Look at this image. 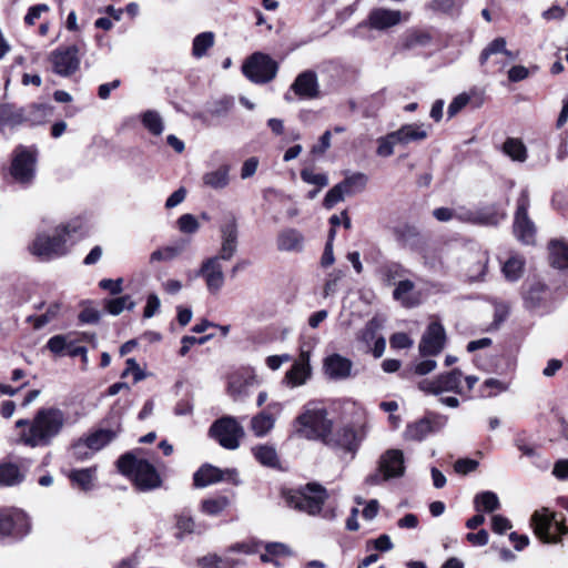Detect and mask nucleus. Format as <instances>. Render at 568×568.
<instances>
[{"instance_id": "37998d69", "label": "nucleus", "mask_w": 568, "mask_h": 568, "mask_svg": "<svg viewBox=\"0 0 568 568\" xmlns=\"http://www.w3.org/2000/svg\"><path fill=\"white\" fill-rule=\"evenodd\" d=\"M104 307L109 314L115 316L121 314L124 310L132 311L135 307V302L130 295H123L105 301Z\"/></svg>"}, {"instance_id": "dca6fc26", "label": "nucleus", "mask_w": 568, "mask_h": 568, "mask_svg": "<svg viewBox=\"0 0 568 568\" xmlns=\"http://www.w3.org/2000/svg\"><path fill=\"white\" fill-rule=\"evenodd\" d=\"M283 410V405L278 402L271 403L266 409L257 413L251 418L250 429L256 437L267 436L275 426L278 415Z\"/></svg>"}, {"instance_id": "c756f323", "label": "nucleus", "mask_w": 568, "mask_h": 568, "mask_svg": "<svg viewBox=\"0 0 568 568\" xmlns=\"http://www.w3.org/2000/svg\"><path fill=\"white\" fill-rule=\"evenodd\" d=\"M230 171L229 164H221L216 169L205 172L202 176L203 184L212 190H222L230 184Z\"/></svg>"}, {"instance_id": "5701e85b", "label": "nucleus", "mask_w": 568, "mask_h": 568, "mask_svg": "<svg viewBox=\"0 0 568 568\" xmlns=\"http://www.w3.org/2000/svg\"><path fill=\"white\" fill-rule=\"evenodd\" d=\"M237 250V224L232 217L221 225V248L216 257L231 260Z\"/></svg>"}, {"instance_id": "6e6d98bb", "label": "nucleus", "mask_w": 568, "mask_h": 568, "mask_svg": "<svg viewBox=\"0 0 568 568\" xmlns=\"http://www.w3.org/2000/svg\"><path fill=\"white\" fill-rule=\"evenodd\" d=\"M508 386L506 383L497 378H488L481 386L483 396L491 397L507 390Z\"/></svg>"}, {"instance_id": "f8f14e48", "label": "nucleus", "mask_w": 568, "mask_h": 568, "mask_svg": "<svg viewBox=\"0 0 568 568\" xmlns=\"http://www.w3.org/2000/svg\"><path fill=\"white\" fill-rule=\"evenodd\" d=\"M408 19L409 13H403L399 10L375 8L369 12L367 20L357 26L356 31L359 32L364 28L385 31Z\"/></svg>"}, {"instance_id": "9b49d317", "label": "nucleus", "mask_w": 568, "mask_h": 568, "mask_svg": "<svg viewBox=\"0 0 568 568\" xmlns=\"http://www.w3.org/2000/svg\"><path fill=\"white\" fill-rule=\"evenodd\" d=\"M33 109L41 113L40 118H26L23 109H18L8 103H0V132L3 133L6 128L13 129L24 122H30L33 125L41 124L50 114L48 106H34Z\"/></svg>"}, {"instance_id": "0e129e2a", "label": "nucleus", "mask_w": 568, "mask_h": 568, "mask_svg": "<svg viewBox=\"0 0 568 568\" xmlns=\"http://www.w3.org/2000/svg\"><path fill=\"white\" fill-rule=\"evenodd\" d=\"M260 544L256 541L237 542L230 547L229 552H241L245 555H253L258 551Z\"/></svg>"}, {"instance_id": "f3484780", "label": "nucleus", "mask_w": 568, "mask_h": 568, "mask_svg": "<svg viewBox=\"0 0 568 568\" xmlns=\"http://www.w3.org/2000/svg\"><path fill=\"white\" fill-rule=\"evenodd\" d=\"M50 61L57 74L68 77L80 65L78 49L75 47L57 49L50 54Z\"/></svg>"}, {"instance_id": "de8ad7c7", "label": "nucleus", "mask_w": 568, "mask_h": 568, "mask_svg": "<svg viewBox=\"0 0 568 568\" xmlns=\"http://www.w3.org/2000/svg\"><path fill=\"white\" fill-rule=\"evenodd\" d=\"M95 475L94 468H84L72 470L69 478L78 485L81 489L88 490L91 488Z\"/></svg>"}, {"instance_id": "58836bf2", "label": "nucleus", "mask_w": 568, "mask_h": 568, "mask_svg": "<svg viewBox=\"0 0 568 568\" xmlns=\"http://www.w3.org/2000/svg\"><path fill=\"white\" fill-rule=\"evenodd\" d=\"M252 454L263 466L275 467L278 464L276 449L271 445H256L252 448Z\"/></svg>"}, {"instance_id": "1a4fd4ad", "label": "nucleus", "mask_w": 568, "mask_h": 568, "mask_svg": "<svg viewBox=\"0 0 568 568\" xmlns=\"http://www.w3.org/2000/svg\"><path fill=\"white\" fill-rule=\"evenodd\" d=\"M277 63L267 54L255 52L242 65L244 75L252 82L262 84L272 81L277 73Z\"/></svg>"}, {"instance_id": "6e6552de", "label": "nucleus", "mask_w": 568, "mask_h": 568, "mask_svg": "<svg viewBox=\"0 0 568 568\" xmlns=\"http://www.w3.org/2000/svg\"><path fill=\"white\" fill-rule=\"evenodd\" d=\"M38 151L34 146L18 145L12 154L10 174L21 183L29 184L36 175Z\"/></svg>"}, {"instance_id": "c9c22d12", "label": "nucleus", "mask_w": 568, "mask_h": 568, "mask_svg": "<svg viewBox=\"0 0 568 568\" xmlns=\"http://www.w3.org/2000/svg\"><path fill=\"white\" fill-rule=\"evenodd\" d=\"M231 505V499L227 496L219 495L206 499L201 503V511L207 516H219Z\"/></svg>"}, {"instance_id": "bb28decb", "label": "nucleus", "mask_w": 568, "mask_h": 568, "mask_svg": "<svg viewBox=\"0 0 568 568\" xmlns=\"http://www.w3.org/2000/svg\"><path fill=\"white\" fill-rule=\"evenodd\" d=\"M329 439L332 440L331 444H328L329 446L339 447L354 454L359 446L362 437L354 427L344 426L337 430L335 436L331 434Z\"/></svg>"}, {"instance_id": "39448f33", "label": "nucleus", "mask_w": 568, "mask_h": 568, "mask_svg": "<svg viewBox=\"0 0 568 568\" xmlns=\"http://www.w3.org/2000/svg\"><path fill=\"white\" fill-rule=\"evenodd\" d=\"M283 496L287 506L312 516L321 513L328 498L327 490L316 483H310L296 490L284 491Z\"/></svg>"}, {"instance_id": "a19ab883", "label": "nucleus", "mask_w": 568, "mask_h": 568, "mask_svg": "<svg viewBox=\"0 0 568 568\" xmlns=\"http://www.w3.org/2000/svg\"><path fill=\"white\" fill-rule=\"evenodd\" d=\"M474 505L477 511L493 513L500 508L499 498L494 491H483L476 495Z\"/></svg>"}, {"instance_id": "864d4df0", "label": "nucleus", "mask_w": 568, "mask_h": 568, "mask_svg": "<svg viewBox=\"0 0 568 568\" xmlns=\"http://www.w3.org/2000/svg\"><path fill=\"white\" fill-rule=\"evenodd\" d=\"M48 348L54 354H62L72 346V337L70 335H55L48 341Z\"/></svg>"}, {"instance_id": "f257e3e1", "label": "nucleus", "mask_w": 568, "mask_h": 568, "mask_svg": "<svg viewBox=\"0 0 568 568\" xmlns=\"http://www.w3.org/2000/svg\"><path fill=\"white\" fill-rule=\"evenodd\" d=\"M68 422L65 413L57 407L41 408L32 420L19 419L17 428H22L19 440L30 447H43L51 444Z\"/></svg>"}, {"instance_id": "09e8293b", "label": "nucleus", "mask_w": 568, "mask_h": 568, "mask_svg": "<svg viewBox=\"0 0 568 568\" xmlns=\"http://www.w3.org/2000/svg\"><path fill=\"white\" fill-rule=\"evenodd\" d=\"M204 566L210 568H235L237 565L242 562L240 560H235L227 554L223 557L216 555H210L202 559Z\"/></svg>"}, {"instance_id": "4be33fe9", "label": "nucleus", "mask_w": 568, "mask_h": 568, "mask_svg": "<svg viewBox=\"0 0 568 568\" xmlns=\"http://www.w3.org/2000/svg\"><path fill=\"white\" fill-rule=\"evenodd\" d=\"M291 90L301 99L312 100L320 97V84L314 71L300 73L291 85Z\"/></svg>"}, {"instance_id": "5fc2aeb1", "label": "nucleus", "mask_w": 568, "mask_h": 568, "mask_svg": "<svg viewBox=\"0 0 568 568\" xmlns=\"http://www.w3.org/2000/svg\"><path fill=\"white\" fill-rule=\"evenodd\" d=\"M489 257L486 253H481L477 263L468 271L470 281H480L485 277Z\"/></svg>"}, {"instance_id": "13d9d810", "label": "nucleus", "mask_w": 568, "mask_h": 568, "mask_svg": "<svg viewBox=\"0 0 568 568\" xmlns=\"http://www.w3.org/2000/svg\"><path fill=\"white\" fill-rule=\"evenodd\" d=\"M345 195H347V193L345 192L342 184L341 183L336 184L326 193L325 199H324V206L326 209H332L338 202L343 201Z\"/></svg>"}, {"instance_id": "338daca9", "label": "nucleus", "mask_w": 568, "mask_h": 568, "mask_svg": "<svg viewBox=\"0 0 568 568\" xmlns=\"http://www.w3.org/2000/svg\"><path fill=\"white\" fill-rule=\"evenodd\" d=\"M123 278H116V280H111V278H103L99 282V286L103 290H106L110 292V294L112 295H118L120 293H122L123 291Z\"/></svg>"}, {"instance_id": "72a5a7b5", "label": "nucleus", "mask_w": 568, "mask_h": 568, "mask_svg": "<svg viewBox=\"0 0 568 568\" xmlns=\"http://www.w3.org/2000/svg\"><path fill=\"white\" fill-rule=\"evenodd\" d=\"M393 297L405 307H413L418 304V298L414 293V283L409 280L398 282Z\"/></svg>"}, {"instance_id": "79ce46f5", "label": "nucleus", "mask_w": 568, "mask_h": 568, "mask_svg": "<svg viewBox=\"0 0 568 568\" xmlns=\"http://www.w3.org/2000/svg\"><path fill=\"white\" fill-rule=\"evenodd\" d=\"M214 41L215 36L211 31H205L197 34L193 39L192 54L197 59L203 58L206 54L207 50L214 45Z\"/></svg>"}, {"instance_id": "7ed1b4c3", "label": "nucleus", "mask_w": 568, "mask_h": 568, "mask_svg": "<svg viewBox=\"0 0 568 568\" xmlns=\"http://www.w3.org/2000/svg\"><path fill=\"white\" fill-rule=\"evenodd\" d=\"M78 229L77 225L68 224L55 229L52 234H38L30 246V251L44 261L62 256L68 252L69 243Z\"/></svg>"}, {"instance_id": "f03ea898", "label": "nucleus", "mask_w": 568, "mask_h": 568, "mask_svg": "<svg viewBox=\"0 0 568 568\" xmlns=\"http://www.w3.org/2000/svg\"><path fill=\"white\" fill-rule=\"evenodd\" d=\"M295 433L308 440H321L331 444L329 435L333 420L328 418L326 408L316 403H308L294 422Z\"/></svg>"}, {"instance_id": "4468645a", "label": "nucleus", "mask_w": 568, "mask_h": 568, "mask_svg": "<svg viewBox=\"0 0 568 568\" xmlns=\"http://www.w3.org/2000/svg\"><path fill=\"white\" fill-rule=\"evenodd\" d=\"M529 207V194L526 190L521 191L517 200V210L514 221V233L519 241L525 244H531L535 239V226L529 220L527 210Z\"/></svg>"}, {"instance_id": "2f4dec72", "label": "nucleus", "mask_w": 568, "mask_h": 568, "mask_svg": "<svg viewBox=\"0 0 568 568\" xmlns=\"http://www.w3.org/2000/svg\"><path fill=\"white\" fill-rule=\"evenodd\" d=\"M455 210V219L474 224H493L496 223L494 215L486 213L481 210H473L465 206H459Z\"/></svg>"}, {"instance_id": "4c0bfd02", "label": "nucleus", "mask_w": 568, "mask_h": 568, "mask_svg": "<svg viewBox=\"0 0 568 568\" xmlns=\"http://www.w3.org/2000/svg\"><path fill=\"white\" fill-rule=\"evenodd\" d=\"M549 255L554 266L558 268L568 267V245L564 242L554 240L549 243Z\"/></svg>"}, {"instance_id": "b1692460", "label": "nucleus", "mask_w": 568, "mask_h": 568, "mask_svg": "<svg viewBox=\"0 0 568 568\" xmlns=\"http://www.w3.org/2000/svg\"><path fill=\"white\" fill-rule=\"evenodd\" d=\"M378 470L383 474V479L403 476L405 470L403 452L399 449L385 452L379 459Z\"/></svg>"}, {"instance_id": "ea45409f", "label": "nucleus", "mask_w": 568, "mask_h": 568, "mask_svg": "<svg viewBox=\"0 0 568 568\" xmlns=\"http://www.w3.org/2000/svg\"><path fill=\"white\" fill-rule=\"evenodd\" d=\"M525 267V260L518 255L510 256L503 265L501 272L509 282L518 281Z\"/></svg>"}, {"instance_id": "412c9836", "label": "nucleus", "mask_w": 568, "mask_h": 568, "mask_svg": "<svg viewBox=\"0 0 568 568\" xmlns=\"http://www.w3.org/2000/svg\"><path fill=\"white\" fill-rule=\"evenodd\" d=\"M325 376L333 381H345L353 376V362L341 354H332L323 362Z\"/></svg>"}, {"instance_id": "cd10ccee", "label": "nucleus", "mask_w": 568, "mask_h": 568, "mask_svg": "<svg viewBox=\"0 0 568 568\" xmlns=\"http://www.w3.org/2000/svg\"><path fill=\"white\" fill-rule=\"evenodd\" d=\"M429 126L424 123H408L394 131L399 145H407L410 142L424 141L428 138Z\"/></svg>"}, {"instance_id": "bf43d9fd", "label": "nucleus", "mask_w": 568, "mask_h": 568, "mask_svg": "<svg viewBox=\"0 0 568 568\" xmlns=\"http://www.w3.org/2000/svg\"><path fill=\"white\" fill-rule=\"evenodd\" d=\"M179 230L185 234H193L200 229L196 217L192 214H183L178 220Z\"/></svg>"}, {"instance_id": "603ef678", "label": "nucleus", "mask_w": 568, "mask_h": 568, "mask_svg": "<svg viewBox=\"0 0 568 568\" xmlns=\"http://www.w3.org/2000/svg\"><path fill=\"white\" fill-rule=\"evenodd\" d=\"M195 523L191 516L181 514L176 516V523H175V529L176 534L175 536L178 538H183L186 535H190L194 531Z\"/></svg>"}, {"instance_id": "9d476101", "label": "nucleus", "mask_w": 568, "mask_h": 568, "mask_svg": "<svg viewBox=\"0 0 568 568\" xmlns=\"http://www.w3.org/2000/svg\"><path fill=\"white\" fill-rule=\"evenodd\" d=\"M418 388L422 392L432 395H439L445 392L465 395L463 373L458 368L448 373L439 374L433 379H423L418 383Z\"/></svg>"}, {"instance_id": "473e14b6", "label": "nucleus", "mask_w": 568, "mask_h": 568, "mask_svg": "<svg viewBox=\"0 0 568 568\" xmlns=\"http://www.w3.org/2000/svg\"><path fill=\"white\" fill-rule=\"evenodd\" d=\"M23 479L24 474L18 465L12 463L0 464V488L17 486Z\"/></svg>"}, {"instance_id": "680f3d73", "label": "nucleus", "mask_w": 568, "mask_h": 568, "mask_svg": "<svg viewBox=\"0 0 568 568\" xmlns=\"http://www.w3.org/2000/svg\"><path fill=\"white\" fill-rule=\"evenodd\" d=\"M470 101V97L468 93H460L453 99L450 104L448 105L447 113L452 118L456 115L463 108H465Z\"/></svg>"}, {"instance_id": "7c9ffc66", "label": "nucleus", "mask_w": 568, "mask_h": 568, "mask_svg": "<svg viewBox=\"0 0 568 568\" xmlns=\"http://www.w3.org/2000/svg\"><path fill=\"white\" fill-rule=\"evenodd\" d=\"M119 430L113 429H99L88 436L83 442L75 445V449L80 450L83 447L98 452L113 440Z\"/></svg>"}, {"instance_id": "8fccbe9b", "label": "nucleus", "mask_w": 568, "mask_h": 568, "mask_svg": "<svg viewBox=\"0 0 568 568\" xmlns=\"http://www.w3.org/2000/svg\"><path fill=\"white\" fill-rule=\"evenodd\" d=\"M204 566L210 568H235L237 565L242 562L240 560H235L227 554L223 557L216 555H210L202 559Z\"/></svg>"}, {"instance_id": "69168bd1", "label": "nucleus", "mask_w": 568, "mask_h": 568, "mask_svg": "<svg viewBox=\"0 0 568 568\" xmlns=\"http://www.w3.org/2000/svg\"><path fill=\"white\" fill-rule=\"evenodd\" d=\"M50 8L47 4H36L30 7L24 17V23L28 26H33L36 23V20H38L41 17V13L48 12Z\"/></svg>"}, {"instance_id": "774afa93", "label": "nucleus", "mask_w": 568, "mask_h": 568, "mask_svg": "<svg viewBox=\"0 0 568 568\" xmlns=\"http://www.w3.org/2000/svg\"><path fill=\"white\" fill-rule=\"evenodd\" d=\"M491 528L496 534H504L511 528V523L501 515H494L491 517Z\"/></svg>"}, {"instance_id": "4d7b16f0", "label": "nucleus", "mask_w": 568, "mask_h": 568, "mask_svg": "<svg viewBox=\"0 0 568 568\" xmlns=\"http://www.w3.org/2000/svg\"><path fill=\"white\" fill-rule=\"evenodd\" d=\"M302 180L307 184H314L318 189L325 187L328 184V178L324 173H315L310 169H304L301 172Z\"/></svg>"}, {"instance_id": "c85d7f7f", "label": "nucleus", "mask_w": 568, "mask_h": 568, "mask_svg": "<svg viewBox=\"0 0 568 568\" xmlns=\"http://www.w3.org/2000/svg\"><path fill=\"white\" fill-rule=\"evenodd\" d=\"M444 425V423L439 422H432L428 418H422L419 420H416L414 423H410L407 425L405 432H404V438L406 440H415L420 442L423 440L428 434L435 432L436 429L440 428Z\"/></svg>"}, {"instance_id": "20e7f679", "label": "nucleus", "mask_w": 568, "mask_h": 568, "mask_svg": "<svg viewBox=\"0 0 568 568\" xmlns=\"http://www.w3.org/2000/svg\"><path fill=\"white\" fill-rule=\"evenodd\" d=\"M118 469L132 478L140 490H151L161 486V477L155 467L145 459H136L131 454L123 455L118 460Z\"/></svg>"}, {"instance_id": "423d86ee", "label": "nucleus", "mask_w": 568, "mask_h": 568, "mask_svg": "<svg viewBox=\"0 0 568 568\" xmlns=\"http://www.w3.org/2000/svg\"><path fill=\"white\" fill-rule=\"evenodd\" d=\"M530 525L535 535L545 544H558L568 532L564 520L558 519L555 511L545 507L534 511Z\"/></svg>"}, {"instance_id": "a18cd8bd", "label": "nucleus", "mask_w": 568, "mask_h": 568, "mask_svg": "<svg viewBox=\"0 0 568 568\" xmlns=\"http://www.w3.org/2000/svg\"><path fill=\"white\" fill-rule=\"evenodd\" d=\"M377 148L376 154L381 158H389L394 154V149L396 145H399L397 141L396 134L393 132L387 133L386 135L379 136L376 140Z\"/></svg>"}, {"instance_id": "c03bdc74", "label": "nucleus", "mask_w": 568, "mask_h": 568, "mask_svg": "<svg viewBox=\"0 0 568 568\" xmlns=\"http://www.w3.org/2000/svg\"><path fill=\"white\" fill-rule=\"evenodd\" d=\"M367 181L368 178L366 174L357 172L346 176L345 180L341 182V184L347 195H351L362 192L366 187Z\"/></svg>"}, {"instance_id": "0eeeda50", "label": "nucleus", "mask_w": 568, "mask_h": 568, "mask_svg": "<svg viewBox=\"0 0 568 568\" xmlns=\"http://www.w3.org/2000/svg\"><path fill=\"white\" fill-rule=\"evenodd\" d=\"M210 435L225 449L235 450L245 436L243 426L233 416H224L210 427Z\"/></svg>"}, {"instance_id": "a211bd4d", "label": "nucleus", "mask_w": 568, "mask_h": 568, "mask_svg": "<svg viewBox=\"0 0 568 568\" xmlns=\"http://www.w3.org/2000/svg\"><path fill=\"white\" fill-rule=\"evenodd\" d=\"M257 384L254 372L241 369L229 376L227 393L234 400L243 399L250 395L251 388Z\"/></svg>"}, {"instance_id": "e433bc0d", "label": "nucleus", "mask_w": 568, "mask_h": 568, "mask_svg": "<svg viewBox=\"0 0 568 568\" xmlns=\"http://www.w3.org/2000/svg\"><path fill=\"white\" fill-rule=\"evenodd\" d=\"M503 152L513 161L525 162L528 156L527 148L520 139L508 138L503 144Z\"/></svg>"}, {"instance_id": "a878e982", "label": "nucleus", "mask_w": 568, "mask_h": 568, "mask_svg": "<svg viewBox=\"0 0 568 568\" xmlns=\"http://www.w3.org/2000/svg\"><path fill=\"white\" fill-rule=\"evenodd\" d=\"M233 475H236L235 470H222L212 465H204L194 474L193 480L196 487H206L209 485L229 479Z\"/></svg>"}, {"instance_id": "393cba45", "label": "nucleus", "mask_w": 568, "mask_h": 568, "mask_svg": "<svg viewBox=\"0 0 568 568\" xmlns=\"http://www.w3.org/2000/svg\"><path fill=\"white\" fill-rule=\"evenodd\" d=\"M304 243L303 233L293 227L282 230L276 237V247L281 252L300 253L304 248Z\"/></svg>"}, {"instance_id": "052dcab7", "label": "nucleus", "mask_w": 568, "mask_h": 568, "mask_svg": "<svg viewBox=\"0 0 568 568\" xmlns=\"http://www.w3.org/2000/svg\"><path fill=\"white\" fill-rule=\"evenodd\" d=\"M125 364L126 367L122 373L123 377L128 376L129 374H132L135 383L146 377L145 372L139 366L138 362L134 358H128Z\"/></svg>"}, {"instance_id": "3c124183", "label": "nucleus", "mask_w": 568, "mask_h": 568, "mask_svg": "<svg viewBox=\"0 0 568 568\" xmlns=\"http://www.w3.org/2000/svg\"><path fill=\"white\" fill-rule=\"evenodd\" d=\"M142 123L154 135H160L164 130L162 118L152 110L143 113Z\"/></svg>"}, {"instance_id": "6ab92c4d", "label": "nucleus", "mask_w": 568, "mask_h": 568, "mask_svg": "<svg viewBox=\"0 0 568 568\" xmlns=\"http://www.w3.org/2000/svg\"><path fill=\"white\" fill-rule=\"evenodd\" d=\"M199 275L204 278L207 291L211 294H217L225 281L221 258L212 256L203 261L199 270Z\"/></svg>"}, {"instance_id": "49530a36", "label": "nucleus", "mask_w": 568, "mask_h": 568, "mask_svg": "<svg viewBox=\"0 0 568 568\" xmlns=\"http://www.w3.org/2000/svg\"><path fill=\"white\" fill-rule=\"evenodd\" d=\"M496 53H504L509 59H515L514 54L506 49V40L504 38H496L483 50L480 54V63H486L488 58Z\"/></svg>"}, {"instance_id": "aec40b11", "label": "nucleus", "mask_w": 568, "mask_h": 568, "mask_svg": "<svg viewBox=\"0 0 568 568\" xmlns=\"http://www.w3.org/2000/svg\"><path fill=\"white\" fill-rule=\"evenodd\" d=\"M312 374L310 354L302 352L292 367L286 372L282 383L288 388L300 387L310 379Z\"/></svg>"}, {"instance_id": "ddd939ff", "label": "nucleus", "mask_w": 568, "mask_h": 568, "mask_svg": "<svg viewBox=\"0 0 568 568\" xmlns=\"http://www.w3.org/2000/svg\"><path fill=\"white\" fill-rule=\"evenodd\" d=\"M30 530L28 516L18 508L0 509V536L23 537Z\"/></svg>"}, {"instance_id": "e2e57ef3", "label": "nucleus", "mask_w": 568, "mask_h": 568, "mask_svg": "<svg viewBox=\"0 0 568 568\" xmlns=\"http://www.w3.org/2000/svg\"><path fill=\"white\" fill-rule=\"evenodd\" d=\"M344 277V272L341 270H335L331 272L327 276V280L324 285V295L328 296L333 294L336 290L337 283L341 278Z\"/></svg>"}, {"instance_id": "2eb2a0df", "label": "nucleus", "mask_w": 568, "mask_h": 568, "mask_svg": "<svg viewBox=\"0 0 568 568\" xmlns=\"http://www.w3.org/2000/svg\"><path fill=\"white\" fill-rule=\"evenodd\" d=\"M445 344V328L440 323L432 322L422 336L418 351L422 356H436L444 349Z\"/></svg>"}, {"instance_id": "f704fd0d", "label": "nucleus", "mask_w": 568, "mask_h": 568, "mask_svg": "<svg viewBox=\"0 0 568 568\" xmlns=\"http://www.w3.org/2000/svg\"><path fill=\"white\" fill-rule=\"evenodd\" d=\"M185 248L184 242H178L172 245L162 246L156 248L150 254V264L160 262H170L176 258Z\"/></svg>"}]
</instances>
